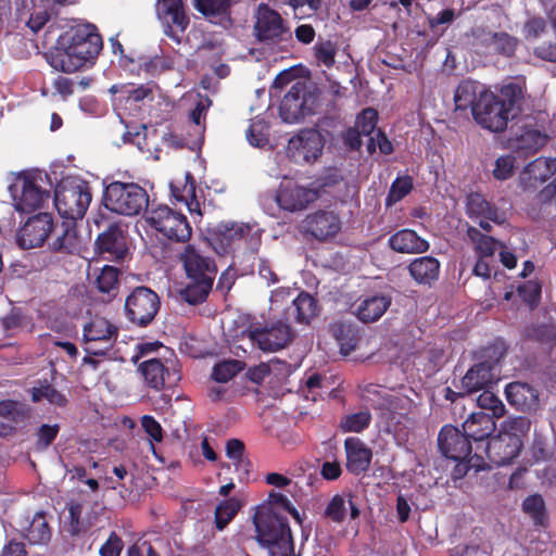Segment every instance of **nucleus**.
Here are the masks:
<instances>
[{
	"label": "nucleus",
	"mask_w": 556,
	"mask_h": 556,
	"mask_svg": "<svg viewBox=\"0 0 556 556\" xmlns=\"http://www.w3.org/2000/svg\"><path fill=\"white\" fill-rule=\"evenodd\" d=\"M155 12L163 33L179 45L190 24L184 0H157Z\"/></svg>",
	"instance_id": "13"
},
{
	"label": "nucleus",
	"mask_w": 556,
	"mask_h": 556,
	"mask_svg": "<svg viewBox=\"0 0 556 556\" xmlns=\"http://www.w3.org/2000/svg\"><path fill=\"white\" fill-rule=\"evenodd\" d=\"M85 349L91 355H104L118 337V328L108 319L94 316L84 326Z\"/></svg>",
	"instance_id": "15"
},
{
	"label": "nucleus",
	"mask_w": 556,
	"mask_h": 556,
	"mask_svg": "<svg viewBox=\"0 0 556 556\" xmlns=\"http://www.w3.org/2000/svg\"><path fill=\"white\" fill-rule=\"evenodd\" d=\"M34 403L47 401L50 405L65 407L68 403L67 396L56 390L47 379L38 380L37 384L29 390Z\"/></svg>",
	"instance_id": "34"
},
{
	"label": "nucleus",
	"mask_w": 556,
	"mask_h": 556,
	"mask_svg": "<svg viewBox=\"0 0 556 556\" xmlns=\"http://www.w3.org/2000/svg\"><path fill=\"white\" fill-rule=\"evenodd\" d=\"M207 241L219 255L238 250L254 254L261 247L262 231L244 223H219L208 230Z\"/></svg>",
	"instance_id": "5"
},
{
	"label": "nucleus",
	"mask_w": 556,
	"mask_h": 556,
	"mask_svg": "<svg viewBox=\"0 0 556 556\" xmlns=\"http://www.w3.org/2000/svg\"><path fill=\"white\" fill-rule=\"evenodd\" d=\"M34 173H20L10 185L9 191L17 212L31 213L41 210L50 200V191L39 185Z\"/></svg>",
	"instance_id": "9"
},
{
	"label": "nucleus",
	"mask_w": 556,
	"mask_h": 556,
	"mask_svg": "<svg viewBox=\"0 0 556 556\" xmlns=\"http://www.w3.org/2000/svg\"><path fill=\"white\" fill-rule=\"evenodd\" d=\"M147 222L157 232L174 242L187 243L192 236V227L187 216L173 211L167 205L151 208Z\"/></svg>",
	"instance_id": "12"
},
{
	"label": "nucleus",
	"mask_w": 556,
	"mask_h": 556,
	"mask_svg": "<svg viewBox=\"0 0 556 556\" xmlns=\"http://www.w3.org/2000/svg\"><path fill=\"white\" fill-rule=\"evenodd\" d=\"M453 460L456 462L451 473L454 481L463 479L471 468H475L476 471L482 469L484 464L483 456L477 451H475L473 454H470L469 457Z\"/></svg>",
	"instance_id": "47"
},
{
	"label": "nucleus",
	"mask_w": 556,
	"mask_h": 556,
	"mask_svg": "<svg viewBox=\"0 0 556 556\" xmlns=\"http://www.w3.org/2000/svg\"><path fill=\"white\" fill-rule=\"evenodd\" d=\"M503 428L504 434L516 435L517 439L521 440L530 431L531 421L526 416L509 417L504 421Z\"/></svg>",
	"instance_id": "60"
},
{
	"label": "nucleus",
	"mask_w": 556,
	"mask_h": 556,
	"mask_svg": "<svg viewBox=\"0 0 556 556\" xmlns=\"http://www.w3.org/2000/svg\"><path fill=\"white\" fill-rule=\"evenodd\" d=\"M60 432V425L53 424H42L38 427L35 432L36 441L34 444L35 451L43 452L46 451L58 438Z\"/></svg>",
	"instance_id": "50"
},
{
	"label": "nucleus",
	"mask_w": 556,
	"mask_h": 556,
	"mask_svg": "<svg viewBox=\"0 0 556 556\" xmlns=\"http://www.w3.org/2000/svg\"><path fill=\"white\" fill-rule=\"evenodd\" d=\"M96 250L108 261H123L128 252L127 239L123 228L116 223L109 225L104 231L98 235Z\"/></svg>",
	"instance_id": "21"
},
{
	"label": "nucleus",
	"mask_w": 556,
	"mask_h": 556,
	"mask_svg": "<svg viewBox=\"0 0 556 556\" xmlns=\"http://www.w3.org/2000/svg\"><path fill=\"white\" fill-rule=\"evenodd\" d=\"M488 46L493 47V50L504 56H513L518 46V39L508 33H489V38L485 39Z\"/></svg>",
	"instance_id": "40"
},
{
	"label": "nucleus",
	"mask_w": 556,
	"mask_h": 556,
	"mask_svg": "<svg viewBox=\"0 0 556 556\" xmlns=\"http://www.w3.org/2000/svg\"><path fill=\"white\" fill-rule=\"evenodd\" d=\"M138 371L142 375L146 384L155 391L165 387H172L179 379L176 372L170 374L168 368L159 358H150L142 362Z\"/></svg>",
	"instance_id": "27"
},
{
	"label": "nucleus",
	"mask_w": 556,
	"mask_h": 556,
	"mask_svg": "<svg viewBox=\"0 0 556 556\" xmlns=\"http://www.w3.org/2000/svg\"><path fill=\"white\" fill-rule=\"evenodd\" d=\"M241 509V503L236 497H230L222 501L215 509V526L216 529L222 531L227 525L236 517Z\"/></svg>",
	"instance_id": "41"
},
{
	"label": "nucleus",
	"mask_w": 556,
	"mask_h": 556,
	"mask_svg": "<svg viewBox=\"0 0 556 556\" xmlns=\"http://www.w3.org/2000/svg\"><path fill=\"white\" fill-rule=\"evenodd\" d=\"M253 522L257 542L268 551L269 556H299L286 516L271 506H258Z\"/></svg>",
	"instance_id": "4"
},
{
	"label": "nucleus",
	"mask_w": 556,
	"mask_h": 556,
	"mask_svg": "<svg viewBox=\"0 0 556 556\" xmlns=\"http://www.w3.org/2000/svg\"><path fill=\"white\" fill-rule=\"evenodd\" d=\"M232 0H193L195 10L206 18L229 17Z\"/></svg>",
	"instance_id": "39"
},
{
	"label": "nucleus",
	"mask_w": 556,
	"mask_h": 556,
	"mask_svg": "<svg viewBox=\"0 0 556 556\" xmlns=\"http://www.w3.org/2000/svg\"><path fill=\"white\" fill-rule=\"evenodd\" d=\"M92 200L91 189L87 181L67 178L61 180L54 191V206L65 220L76 223L85 216Z\"/></svg>",
	"instance_id": "7"
},
{
	"label": "nucleus",
	"mask_w": 556,
	"mask_h": 556,
	"mask_svg": "<svg viewBox=\"0 0 556 556\" xmlns=\"http://www.w3.org/2000/svg\"><path fill=\"white\" fill-rule=\"evenodd\" d=\"M516 156L513 154L502 155L496 159L493 168V176L498 180H506L514 175Z\"/></svg>",
	"instance_id": "62"
},
{
	"label": "nucleus",
	"mask_w": 556,
	"mask_h": 556,
	"mask_svg": "<svg viewBox=\"0 0 556 556\" xmlns=\"http://www.w3.org/2000/svg\"><path fill=\"white\" fill-rule=\"evenodd\" d=\"M494 374L486 363L473 365L463 377L462 383L468 393L477 392L493 382Z\"/></svg>",
	"instance_id": "32"
},
{
	"label": "nucleus",
	"mask_w": 556,
	"mask_h": 556,
	"mask_svg": "<svg viewBox=\"0 0 556 556\" xmlns=\"http://www.w3.org/2000/svg\"><path fill=\"white\" fill-rule=\"evenodd\" d=\"M438 447L448 459H463L472 454V445L468 437L458 428L445 425L438 434Z\"/></svg>",
	"instance_id": "22"
},
{
	"label": "nucleus",
	"mask_w": 556,
	"mask_h": 556,
	"mask_svg": "<svg viewBox=\"0 0 556 556\" xmlns=\"http://www.w3.org/2000/svg\"><path fill=\"white\" fill-rule=\"evenodd\" d=\"M486 90L478 81L471 79L462 80L454 92V103L456 110L466 111L478 103V98L481 91Z\"/></svg>",
	"instance_id": "33"
},
{
	"label": "nucleus",
	"mask_w": 556,
	"mask_h": 556,
	"mask_svg": "<svg viewBox=\"0 0 556 556\" xmlns=\"http://www.w3.org/2000/svg\"><path fill=\"white\" fill-rule=\"evenodd\" d=\"M243 369V363L238 359L223 361L213 367L212 378L216 382H228Z\"/></svg>",
	"instance_id": "48"
},
{
	"label": "nucleus",
	"mask_w": 556,
	"mask_h": 556,
	"mask_svg": "<svg viewBox=\"0 0 556 556\" xmlns=\"http://www.w3.org/2000/svg\"><path fill=\"white\" fill-rule=\"evenodd\" d=\"M313 50L314 56L318 64H321L327 68H330L334 65L337 48L332 41H318L315 43Z\"/></svg>",
	"instance_id": "55"
},
{
	"label": "nucleus",
	"mask_w": 556,
	"mask_h": 556,
	"mask_svg": "<svg viewBox=\"0 0 556 556\" xmlns=\"http://www.w3.org/2000/svg\"><path fill=\"white\" fill-rule=\"evenodd\" d=\"M496 428L495 420L486 412H475L464 421L463 430L469 441L476 443L475 451L479 452Z\"/></svg>",
	"instance_id": "26"
},
{
	"label": "nucleus",
	"mask_w": 556,
	"mask_h": 556,
	"mask_svg": "<svg viewBox=\"0 0 556 556\" xmlns=\"http://www.w3.org/2000/svg\"><path fill=\"white\" fill-rule=\"evenodd\" d=\"M253 344L264 352H276L286 348L293 339L292 328L286 323H275L269 327H254L247 330Z\"/></svg>",
	"instance_id": "16"
},
{
	"label": "nucleus",
	"mask_w": 556,
	"mask_h": 556,
	"mask_svg": "<svg viewBox=\"0 0 556 556\" xmlns=\"http://www.w3.org/2000/svg\"><path fill=\"white\" fill-rule=\"evenodd\" d=\"M549 140L542 124L533 116H526L510 129L509 148L520 157H529L543 149Z\"/></svg>",
	"instance_id": "10"
},
{
	"label": "nucleus",
	"mask_w": 556,
	"mask_h": 556,
	"mask_svg": "<svg viewBox=\"0 0 556 556\" xmlns=\"http://www.w3.org/2000/svg\"><path fill=\"white\" fill-rule=\"evenodd\" d=\"M295 320L300 324H309V321L319 314L320 307L318 301L308 292L301 291L292 301Z\"/></svg>",
	"instance_id": "36"
},
{
	"label": "nucleus",
	"mask_w": 556,
	"mask_h": 556,
	"mask_svg": "<svg viewBox=\"0 0 556 556\" xmlns=\"http://www.w3.org/2000/svg\"><path fill=\"white\" fill-rule=\"evenodd\" d=\"M390 247L400 253L417 252V232L410 229H402L391 236L389 239Z\"/></svg>",
	"instance_id": "44"
},
{
	"label": "nucleus",
	"mask_w": 556,
	"mask_h": 556,
	"mask_svg": "<svg viewBox=\"0 0 556 556\" xmlns=\"http://www.w3.org/2000/svg\"><path fill=\"white\" fill-rule=\"evenodd\" d=\"M478 406L483 410H489L493 419L501 418L505 414V405L491 391L484 390L477 399Z\"/></svg>",
	"instance_id": "52"
},
{
	"label": "nucleus",
	"mask_w": 556,
	"mask_h": 556,
	"mask_svg": "<svg viewBox=\"0 0 556 556\" xmlns=\"http://www.w3.org/2000/svg\"><path fill=\"white\" fill-rule=\"evenodd\" d=\"M31 416V408L17 400L0 401V418L23 427Z\"/></svg>",
	"instance_id": "37"
},
{
	"label": "nucleus",
	"mask_w": 556,
	"mask_h": 556,
	"mask_svg": "<svg viewBox=\"0 0 556 556\" xmlns=\"http://www.w3.org/2000/svg\"><path fill=\"white\" fill-rule=\"evenodd\" d=\"M346 516L345 498L343 495L332 496L325 509V517L336 523H342Z\"/></svg>",
	"instance_id": "61"
},
{
	"label": "nucleus",
	"mask_w": 556,
	"mask_h": 556,
	"mask_svg": "<svg viewBox=\"0 0 556 556\" xmlns=\"http://www.w3.org/2000/svg\"><path fill=\"white\" fill-rule=\"evenodd\" d=\"M29 318L21 307L13 306L10 312L0 319L3 331L11 337L24 329Z\"/></svg>",
	"instance_id": "43"
},
{
	"label": "nucleus",
	"mask_w": 556,
	"mask_h": 556,
	"mask_svg": "<svg viewBox=\"0 0 556 556\" xmlns=\"http://www.w3.org/2000/svg\"><path fill=\"white\" fill-rule=\"evenodd\" d=\"M522 511L528 515L536 527L548 525V514L543 496L539 493L531 494L522 501Z\"/></svg>",
	"instance_id": "38"
},
{
	"label": "nucleus",
	"mask_w": 556,
	"mask_h": 556,
	"mask_svg": "<svg viewBox=\"0 0 556 556\" xmlns=\"http://www.w3.org/2000/svg\"><path fill=\"white\" fill-rule=\"evenodd\" d=\"M119 270L116 267L105 265L96 278V286L100 292L111 293L118 285Z\"/></svg>",
	"instance_id": "54"
},
{
	"label": "nucleus",
	"mask_w": 556,
	"mask_h": 556,
	"mask_svg": "<svg viewBox=\"0 0 556 556\" xmlns=\"http://www.w3.org/2000/svg\"><path fill=\"white\" fill-rule=\"evenodd\" d=\"M440 274V263L432 256L419 257V285H431Z\"/></svg>",
	"instance_id": "57"
},
{
	"label": "nucleus",
	"mask_w": 556,
	"mask_h": 556,
	"mask_svg": "<svg viewBox=\"0 0 556 556\" xmlns=\"http://www.w3.org/2000/svg\"><path fill=\"white\" fill-rule=\"evenodd\" d=\"M371 421L368 410H362L344 416L340 421V429L343 432H362L367 429Z\"/></svg>",
	"instance_id": "49"
},
{
	"label": "nucleus",
	"mask_w": 556,
	"mask_h": 556,
	"mask_svg": "<svg viewBox=\"0 0 556 556\" xmlns=\"http://www.w3.org/2000/svg\"><path fill=\"white\" fill-rule=\"evenodd\" d=\"M23 536L30 544H46L50 541L51 529L45 511H38L34 515L28 526L23 529Z\"/></svg>",
	"instance_id": "35"
},
{
	"label": "nucleus",
	"mask_w": 556,
	"mask_h": 556,
	"mask_svg": "<svg viewBox=\"0 0 556 556\" xmlns=\"http://www.w3.org/2000/svg\"><path fill=\"white\" fill-rule=\"evenodd\" d=\"M304 223L306 232L319 241L334 237L341 229L340 218L332 212L318 211L308 215Z\"/></svg>",
	"instance_id": "28"
},
{
	"label": "nucleus",
	"mask_w": 556,
	"mask_h": 556,
	"mask_svg": "<svg viewBox=\"0 0 556 556\" xmlns=\"http://www.w3.org/2000/svg\"><path fill=\"white\" fill-rule=\"evenodd\" d=\"M262 506H271L276 511L281 509L282 511L290 514L298 523H302V518L299 510L292 505L290 500L281 493L271 491L268 495L267 504H263Z\"/></svg>",
	"instance_id": "58"
},
{
	"label": "nucleus",
	"mask_w": 556,
	"mask_h": 556,
	"mask_svg": "<svg viewBox=\"0 0 556 556\" xmlns=\"http://www.w3.org/2000/svg\"><path fill=\"white\" fill-rule=\"evenodd\" d=\"M52 219L50 213H38L28 217L17 230V245L24 250L42 247L51 233Z\"/></svg>",
	"instance_id": "18"
},
{
	"label": "nucleus",
	"mask_w": 556,
	"mask_h": 556,
	"mask_svg": "<svg viewBox=\"0 0 556 556\" xmlns=\"http://www.w3.org/2000/svg\"><path fill=\"white\" fill-rule=\"evenodd\" d=\"M318 198L317 189L302 186L291 179L281 181L275 195L278 206L290 213L306 210Z\"/></svg>",
	"instance_id": "14"
},
{
	"label": "nucleus",
	"mask_w": 556,
	"mask_h": 556,
	"mask_svg": "<svg viewBox=\"0 0 556 556\" xmlns=\"http://www.w3.org/2000/svg\"><path fill=\"white\" fill-rule=\"evenodd\" d=\"M254 31L258 41L269 45H277L292 37L290 28L285 24L281 15L268 7L260 11Z\"/></svg>",
	"instance_id": "19"
},
{
	"label": "nucleus",
	"mask_w": 556,
	"mask_h": 556,
	"mask_svg": "<svg viewBox=\"0 0 556 556\" xmlns=\"http://www.w3.org/2000/svg\"><path fill=\"white\" fill-rule=\"evenodd\" d=\"M556 173V159L538 157L526 165L519 175L523 190H535Z\"/></svg>",
	"instance_id": "24"
},
{
	"label": "nucleus",
	"mask_w": 556,
	"mask_h": 556,
	"mask_svg": "<svg viewBox=\"0 0 556 556\" xmlns=\"http://www.w3.org/2000/svg\"><path fill=\"white\" fill-rule=\"evenodd\" d=\"M141 427L144 432L149 435V446L152 454L160 458L157 451L153 444V442H162L164 438V431L161 424L151 415H143L141 417Z\"/></svg>",
	"instance_id": "51"
},
{
	"label": "nucleus",
	"mask_w": 556,
	"mask_h": 556,
	"mask_svg": "<svg viewBox=\"0 0 556 556\" xmlns=\"http://www.w3.org/2000/svg\"><path fill=\"white\" fill-rule=\"evenodd\" d=\"M522 440L516 435L498 433L491 437L481 447L485 457L495 466H505L510 464L520 453Z\"/></svg>",
	"instance_id": "20"
},
{
	"label": "nucleus",
	"mask_w": 556,
	"mask_h": 556,
	"mask_svg": "<svg viewBox=\"0 0 556 556\" xmlns=\"http://www.w3.org/2000/svg\"><path fill=\"white\" fill-rule=\"evenodd\" d=\"M186 274L187 283L180 298L191 305L206 301L217 275L215 260L200 247L187 243L178 255Z\"/></svg>",
	"instance_id": "3"
},
{
	"label": "nucleus",
	"mask_w": 556,
	"mask_h": 556,
	"mask_svg": "<svg viewBox=\"0 0 556 556\" xmlns=\"http://www.w3.org/2000/svg\"><path fill=\"white\" fill-rule=\"evenodd\" d=\"M319 100L320 90L315 85L298 80L281 100L279 114L286 123H298L317 113Z\"/></svg>",
	"instance_id": "8"
},
{
	"label": "nucleus",
	"mask_w": 556,
	"mask_h": 556,
	"mask_svg": "<svg viewBox=\"0 0 556 556\" xmlns=\"http://www.w3.org/2000/svg\"><path fill=\"white\" fill-rule=\"evenodd\" d=\"M508 350L506 342L502 338H496L480 351V363H486L491 369L504 358Z\"/></svg>",
	"instance_id": "45"
},
{
	"label": "nucleus",
	"mask_w": 556,
	"mask_h": 556,
	"mask_svg": "<svg viewBox=\"0 0 556 556\" xmlns=\"http://www.w3.org/2000/svg\"><path fill=\"white\" fill-rule=\"evenodd\" d=\"M160 307L157 293L151 288L139 286L126 296L124 313L130 324L143 328L154 320Z\"/></svg>",
	"instance_id": "11"
},
{
	"label": "nucleus",
	"mask_w": 556,
	"mask_h": 556,
	"mask_svg": "<svg viewBox=\"0 0 556 556\" xmlns=\"http://www.w3.org/2000/svg\"><path fill=\"white\" fill-rule=\"evenodd\" d=\"M102 47V37L94 25L78 24L59 36L46 59L55 71L74 73L87 63L93 64Z\"/></svg>",
	"instance_id": "1"
},
{
	"label": "nucleus",
	"mask_w": 556,
	"mask_h": 556,
	"mask_svg": "<svg viewBox=\"0 0 556 556\" xmlns=\"http://www.w3.org/2000/svg\"><path fill=\"white\" fill-rule=\"evenodd\" d=\"M391 305V298L387 295H372L365 298L356 309V316L363 323L378 320Z\"/></svg>",
	"instance_id": "31"
},
{
	"label": "nucleus",
	"mask_w": 556,
	"mask_h": 556,
	"mask_svg": "<svg viewBox=\"0 0 556 556\" xmlns=\"http://www.w3.org/2000/svg\"><path fill=\"white\" fill-rule=\"evenodd\" d=\"M466 214L469 218H484L498 225L506 222V213L486 201L479 192H470L467 195Z\"/></svg>",
	"instance_id": "30"
},
{
	"label": "nucleus",
	"mask_w": 556,
	"mask_h": 556,
	"mask_svg": "<svg viewBox=\"0 0 556 556\" xmlns=\"http://www.w3.org/2000/svg\"><path fill=\"white\" fill-rule=\"evenodd\" d=\"M378 112L372 108L363 109L356 116L355 128H358L363 136H369L376 130Z\"/></svg>",
	"instance_id": "56"
},
{
	"label": "nucleus",
	"mask_w": 556,
	"mask_h": 556,
	"mask_svg": "<svg viewBox=\"0 0 556 556\" xmlns=\"http://www.w3.org/2000/svg\"><path fill=\"white\" fill-rule=\"evenodd\" d=\"M413 189V179L409 176L397 177L391 185L386 198V205L391 206L405 198Z\"/></svg>",
	"instance_id": "53"
},
{
	"label": "nucleus",
	"mask_w": 556,
	"mask_h": 556,
	"mask_svg": "<svg viewBox=\"0 0 556 556\" xmlns=\"http://www.w3.org/2000/svg\"><path fill=\"white\" fill-rule=\"evenodd\" d=\"M318 126L329 136L344 126V118L341 115L340 108L338 106L334 99L327 104L326 113L319 119Z\"/></svg>",
	"instance_id": "42"
},
{
	"label": "nucleus",
	"mask_w": 556,
	"mask_h": 556,
	"mask_svg": "<svg viewBox=\"0 0 556 556\" xmlns=\"http://www.w3.org/2000/svg\"><path fill=\"white\" fill-rule=\"evenodd\" d=\"M268 126L263 119L253 121L248 130L247 139L253 147L262 148L268 143Z\"/></svg>",
	"instance_id": "59"
},
{
	"label": "nucleus",
	"mask_w": 556,
	"mask_h": 556,
	"mask_svg": "<svg viewBox=\"0 0 556 556\" xmlns=\"http://www.w3.org/2000/svg\"><path fill=\"white\" fill-rule=\"evenodd\" d=\"M47 242L48 249L52 253L74 254L78 252L79 237L76 223L63 219L61 224H54L52 220V230Z\"/></svg>",
	"instance_id": "23"
},
{
	"label": "nucleus",
	"mask_w": 556,
	"mask_h": 556,
	"mask_svg": "<svg viewBox=\"0 0 556 556\" xmlns=\"http://www.w3.org/2000/svg\"><path fill=\"white\" fill-rule=\"evenodd\" d=\"M324 142L318 131L306 129L293 136L287 146V155L295 164L315 162L323 152Z\"/></svg>",
	"instance_id": "17"
},
{
	"label": "nucleus",
	"mask_w": 556,
	"mask_h": 556,
	"mask_svg": "<svg viewBox=\"0 0 556 556\" xmlns=\"http://www.w3.org/2000/svg\"><path fill=\"white\" fill-rule=\"evenodd\" d=\"M505 395L508 403L523 413H534L540 408L539 391L533 386L513 381L505 387Z\"/></svg>",
	"instance_id": "25"
},
{
	"label": "nucleus",
	"mask_w": 556,
	"mask_h": 556,
	"mask_svg": "<svg viewBox=\"0 0 556 556\" xmlns=\"http://www.w3.org/2000/svg\"><path fill=\"white\" fill-rule=\"evenodd\" d=\"M124 547L122 538L112 531L106 541L101 545L99 553L101 556H121Z\"/></svg>",
	"instance_id": "64"
},
{
	"label": "nucleus",
	"mask_w": 556,
	"mask_h": 556,
	"mask_svg": "<svg viewBox=\"0 0 556 556\" xmlns=\"http://www.w3.org/2000/svg\"><path fill=\"white\" fill-rule=\"evenodd\" d=\"M344 448L349 472L355 476L366 472L372 458L371 450L361 439L354 437L345 439Z\"/></svg>",
	"instance_id": "29"
},
{
	"label": "nucleus",
	"mask_w": 556,
	"mask_h": 556,
	"mask_svg": "<svg viewBox=\"0 0 556 556\" xmlns=\"http://www.w3.org/2000/svg\"><path fill=\"white\" fill-rule=\"evenodd\" d=\"M104 206L116 214L137 216L147 212L150 203L147 190L136 182L112 181L103 192Z\"/></svg>",
	"instance_id": "6"
},
{
	"label": "nucleus",
	"mask_w": 556,
	"mask_h": 556,
	"mask_svg": "<svg viewBox=\"0 0 556 556\" xmlns=\"http://www.w3.org/2000/svg\"><path fill=\"white\" fill-rule=\"evenodd\" d=\"M333 336L343 355H350L357 346L358 338L354 329L349 326L338 325L333 328Z\"/></svg>",
	"instance_id": "46"
},
{
	"label": "nucleus",
	"mask_w": 556,
	"mask_h": 556,
	"mask_svg": "<svg viewBox=\"0 0 556 556\" xmlns=\"http://www.w3.org/2000/svg\"><path fill=\"white\" fill-rule=\"evenodd\" d=\"M522 99L523 90L517 83L503 85L498 93L483 90L472 108V117L482 128L502 132L507 128L508 122L519 115Z\"/></svg>",
	"instance_id": "2"
},
{
	"label": "nucleus",
	"mask_w": 556,
	"mask_h": 556,
	"mask_svg": "<svg viewBox=\"0 0 556 556\" xmlns=\"http://www.w3.org/2000/svg\"><path fill=\"white\" fill-rule=\"evenodd\" d=\"M542 288L538 281H527L522 286L518 287V294L523 302L529 304L531 307L538 305L541 299Z\"/></svg>",
	"instance_id": "63"
}]
</instances>
